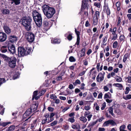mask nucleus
I'll list each match as a JSON object with an SVG mask.
<instances>
[{
	"label": "nucleus",
	"instance_id": "a19ab883",
	"mask_svg": "<svg viewBox=\"0 0 131 131\" xmlns=\"http://www.w3.org/2000/svg\"><path fill=\"white\" fill-rule=\"evenodd\" d=\"M69 60V61L71 62H74L76 60L74 58L73 56H70V57Z\"/></svg>",
	"mask_w": 131,
	"mask_h": 131
},
{
	"label": "nucleus",
	"instance_id": "ea45409f",
	"mask_svg": "<svg viewBox=\"0 0 131 131\" xmlns=\"http://www.w3.org/2000/svg\"><path fill=\"white\" fill-rule=\"evenodd\" d=\"M125 80L128 79L127 82L129 83H131V77L128 76V77L125 78Z\"/></svg>",
	"mask_w": 131,
	"mask_h": 131
},
{
	"label": "nucleus",
	"instance_id": "9b49d317",
	"mask_svg": "<svg viewBox=\"0 0 131 131\" xmlns=\"http://www.w3.org/2000/svg\"><path fill=\"white\" fill-rule=\"evenodd\" d=\"M7 35L6 33L0 32V41L3 42L5 41L7 38Z\"/></svg>",
	"mask_w": 131,
	"mask_h": 131
},
{
	"label": "nucleus",
	"instance_id": "f3484780",
	"mask_svg": "<svg viewBox=\"0 0 131 131\" xmlns=\"http://www.w3.org/2000/svg\"><path fill=\"white\" fill-rule=\"evenodd\" d=\"M89 5L88 3H82L81 10L82 11H83L85 9L88 10L89 8Z\"/></svg>",
	"mask_w": 131,
	"mask_h": 131
},
{
	"label": "nucleus",
	"instance_id": "8fccbe9b",
	"mask_svg": "<svg viewBox=\"0 0 131 131\" xmlns=\"http://www.w3.org/2000/svg\"><path fill=\"white\" fill-rule=\"evenodd\" d=\"M57 121H54L50 124V125L51 126H53L54 125L57 124Z\"/></svg>",
	"mask_w": 131,
	"mask_h": 131
},
{
	"label": "nucleus",
	"instance_id": "412c9836",
	"mask_svg": "<svg viewBox=\"0 0 131 131\" xmlns=\"http://www.w3.org/2000/svg\"><path fill=\"white\" fill-rule=\"evenodd\" d=\"M37 108V106L36 104H32L30 108L31 109V110L33 112L36 111Z\"/></svg>",
	"mask_w": 131,
	"mask_h": 131
},
{
	"label": "nucleus",
	"instance_id": "7ed1b4c3",
	"mask_svg": "<svg viewBox=\"0 0 131 131\" xmlns=\"http://www.w3.org/2000/svg\"><path fill=\"white\" fill-rule=\"evenodd\" d=\"M42 10L47 17L48 18H51L55 13V10L52 7H50L49 6L44 5L42 7Z\"/></svg>",
	"mask_w": 131,
	"mask_h": 131
},
{
	"label": "nucleus",
	"instance_id": "774afa93",
	"mask_svg": "<svg viewBox=\"0 0 131 131\" xmlns=\"http://www.w3.org/2000/svg\"><path fill=\"white\" fill-rule=\"evenodd\" d=\"M105 129L104 128L100 127L99 128V131H105Z\"/></svg>",
	"mask_w": 131,
	"mask_h": 131
},
{
	"label": "nucleus",
	"instance_id": "de8ad7c7",
	"mask_svg": "<svg viewBox=\"0 0 131 131\" xmlns=\"http://www.w3.org/2000/svg\"><path fill=\"white\" fill-rule=\"evenodd\" d=\"M19 76V75L18 74H15L13 76V79L14 80H15L18 78Z\"/></svg>",
	"mask_w": 131,
	"mask_h": 131
},
{
	"label": "nucleus",
	"instance_id": "6e6552de",
	"mask_svg": "<svg viewBox=\"0 0 131 131\" xmlns=\"http://www.w3.org/2000/svg\"><path fill=\"white\" fill-rule=\"evenodd\" d=\"M26 35L29 42L32 43L33 42L35 39V35L33 34L31 32H27Z\"/></svg>",
	"mask_w": 131,
	"mask_h": 131
},
{
	"label": "nucleus",
	"instance_id": "3c124183",
	"mask_svg": "<svg viewBox=\"0 0 131 131\" xmlns=\"http://www.w3.org/2000/svg\"><path fill=\"white\" fill-rule=\"evenodd\" d=\"M85 47L82 48L81 50V53L85 55Z\"/></svg>",
	"mask_w": 131,
	"mask_h": 131
},
{
	"label": "nucleus",
	"instance_id": "5701e85b",
	"mask_svg": "<svg viewBox=\"0 0 131 131\" xmlns=\"http://www.w3.org/2000/svg\"><path fill=\"white\" fill-rule=\"evenodd\" d=\"M15 128V127L14 126L12 125L8 127L6 130V131H11L14 130Z\"/></svg>",
	"mask_w": 131,
	"mask_h": 131
},
{
	"label": "nucleus",
	"instance_id": "4be33fe9",
	"mask_svg": "<svg viewBox=\"0 0 131 131\" xmlns=\"http://www.w3.org/2000/svg\"><path fill=\"white\" fill-rule=\"evenodd\" d=\"M98 18L93 17V23L94 26L97 25L98 22Z\"/></svg>",
	"mask_w": 131,
	"mask_h": 131
},
{
	"label": "nucleus",
	"instance_id": "4c0bfd02",
	"mask_svg": "<svg viewBox=\"0 0 131 131\" xmlns=\"http://www.w3.org/2000/svg\"><path fill=\"white\" fill-rule=\"evenodd\" d=\"M97 121H95V122H93L92 123H90L88 126V127H89L91 126H93L96 124L97 123Z\"/></svg>",
	"mask_w": 131,
	"mask_h": 131
},
{
	"label": "nucleus",
	"instance_id": "09e8293b",
	"mask_svg": "<svg viewBox=\"0 0 131 131\" xmlns=\"http://www.w3.org/2000/svg\"><path fill=\"white\" fill-rule=\"evenodd\" d=\"M43 25L44 27H46L48 26V23L47 21H43Z\"/></svg>",
	"mask_w": 131,
	"mask_h": 131
},
{
	"label": "nucleus",
	"instance_id": "f03ea898",
	"mask_svg": "<svg viewBox=\"0 0 131 131\" xmlns=\"http://www.w3.org/2000/svg\"><path fill=\"white\" fill-rule=\"evenodd\" d=\"M31 48L28 47H24L23 46L18 47L17 50L18 55L19 57H22L27 56L31 53Z\"/></svg>",
	"mask_w": 131,
	"mask_h": 131
},
{
	"label": "nucleus",
	"instance_id": "a211bd4d",
	"mask_svg": "<svg viewBox=\"0 0 131 131\" xmlns=\"http://www.w3.org/2000/svg\"><path fill=\"white\" fill-rule=\"evenodd\" d=\"M117 28L114 27L113 29V31L112 34L113 35V36L112 38V40H115L117 39V35L116 33Z\"/></svg>",
	"mask_w": 131,
	"mask_h": 131
},
{
	"label": "nucleus",
	"instance_id": "9d476101",
	"mask_svg": "<svg viewBox=\"0 0 131 131\" xmlns=\"http://www.w3.org/2000/svg\"><path fill=\"white\" fill-rule=\"evenodd\" d=\"M73 34L70 31H68L64 35V36L69 41H71L73 39Z\"/></svg>",
	"mask_w": 131,
	"mask_h": 131
},
{
	"label": "nucleus",
	"instance_id": "603ef678",
	"mask_svg": "<svg viewBox=\"0 0 131 131\" xmlns=\"http://www.w3.org/2000/svg\"><path fill=\"white\" fill-rule=\"evenodd\" d=\"M104 119V118L103 117H102L100 118H98L97 119L96 121H97V122L98 121H99V122H102L103 119Z\"/></svg>",
	"mask_w": 131,
	"mask_h": 131
},
{
	"label": "nucleus",
	"instance_id": "c9c22d12",
	"mask_svg": "<svg viewBox=\"0 0 131 131\" xmlns=\"http://www.w3.org/2000/svg\"><path fill=\"white\" fill-rule=\"evenodd\" d=\"M98 34H96V33L94 34L92 37V39L94 40L95 41L96 40L97 38V36H98Z\"/></svg>",
	"mask_w": 131,
	"mask_h": 131
},
{
	"label": "nucleus",
	"instance_id": "6e6d98bb",
	"mask_svg": "<svg viewBox=\"0 0 131 131\" xmlns=\"http://www.w3.org/2000/svg\"><path fill=\"white\" fill-rule=\"evenodd\" d=\"M48 109L50 112H53L54 110L53 108L51 107H49L48 108Z\"/></svg>",
	"mask_w": 131,
	"mask_h": 131
},
{
	"label": "nucleus",
	"instance_id": "1a4fd4ad",
	"mask_svg": "<svg viewBox=\"0 0 131 131\" xmlns=\"http://www.w3.org/2000/svg\"><path fill=\"white\" fill-rule=\"evenodd\" d=\"M110 124L112 126H114L116 125V123L113 120H109L105 122L103 124L104 126H107Z\"/></svg>",
	"mask_w": 131,
	"mask_h": 131
},
{
	"label": "nucleus",
	"instance_id": "49530a36",
	"mask_svg": "<svg viewBox=\"0 0 131 131\" xmlns=\"http://www.w3.org/2000/svg\"><path fill=\"white\" fill-rule=\"evenodd\" d=\"M50 97L51 99H52L54 101L55 100V99L57 98L56 96H54L53 94L50 95Z\"/></svg>",
	"mask_w": 131,
	"mask_h": 131
},
{
	"label": "nucleus",
	"instance_id": "5fc2aeb1",
	"mask_svg": "<svg viewBox=\"0 0 131 131\" xmlns=\"http://www.w3.org/2000/svg\"><path fill=\"white\" fill-rule=\"evenodd\" d=\"M47 118H45L42 120L41 122V124L42 125L44 124L47 121Z\"/></svg>",
	"mask_w": 131,
	"mask_h": 131
},
{
	"label": "nucleus",
	"instance_id": "423d86ee",
	"mask_svg": "<svg viewBox=\"0 0 131 131\" xmlns=\"http://www.w3.org/2000/svg\"><path fill=\"white\" fill-rule=\"evenodd\" d=\"M7 45V47H8V52H10V54H14L16 52V50L15 46L13 44H6Z\"/></svg>",
	"mask_w": 131,
	"mask_h": 131
},
{
	"label": "nucleus",
	"instance_id": "4468645a",
	"mask_svg": "<svg viewBox=\"0 0 131 131\" xmlns=\"http://www.w3.org/2000/svg\"><path fill=\"white\" fill-rule=\"evenodd\" d=\"M33 112L31 110V109L30 108L28 109L25 112V114L23 116V119H24L27 118V117L30 115L31 113Z\"/></svg>",
	"mask_w": 131,
	"mask_h": 131
},
{
	"label": "nucleus",
	"instance_id": "69168bd1",
	"mask_svg": "<svg viewBox=\"0 0 131 131\" xmlns=\"http://www.w3.org/2000/svg\"><path fill=\"white\" fill-rule=\"evenodd\" d=\"M64 129L65 130H67L69 128V126L67 125H66L63 126Z\"/></svg>",
	"mask_w": 131,
	"mask_h": 131
},
{
	"label": "nucleus",
	"instance_id": "052dcab7",
	"mask_svg": "<svg viewBox=\"0 0 131 131\" xmlns=\"http://www.w3.org/2000/svg\"><path fill=\"white\" fill-rule=\"evenodd\" d=\"M56 79L58 81H60L62 80V77L60 76L57 77Z\"/></svg>",
	"mask_w": 131,
	"mask_h": 131
},
{
	"label": "nucleus",
	"instance_id": "a878e982",
	"mask_svg": "<svg viewBox=\"0 0 131 131\" xmlns=\"http://www.w3.org/2000/svg\"><path fill=\"white\" fill-rule=\"evenodd\" d=\"M113 85L116 87L121 88V89H122V88L123 87V86L122 84L119 83H114L113 84Z\"/></svg>",
	"mask_w": 131,
	"mask_h": 131
},
{
	"label": "nucleus",
	"instance_id": "f257e3e1",
	"mask_svg": "<svg viewBox=\"0 0 131 131\" xmlns=\"http://www.w3.org/2000/svg\"><path fill=\"white\" fill-rule=\"evenodd\" d=\"M1 57L3 58L4 61L8 63V66L11 68H14L16 66L17 59L14 56L9 57L4 54H1Z\"/></svg>",
	"mask_w": 131,
	"mask_h": 131
},
{
	"label": "nucleus",
	"instance_id": "0eeeda50",
	"mask_svg": "<svg viewBox=\"0 0 131 131\" xmlns=\"http://www.w3.org/2000/svg\"><path fill=\"white\" fill-rule=\"evenodd\" d=\"M8 41L5 42L6 44H13L14 42L16 41L17 40V37L15 35H9L8 37Z\"/></svg>",
	"mask_w": 131,
	"mask_h": 131
},
{
	"label": "nucleus",
	"instance_id": "c03bdc74",
	"mask_svg": "<svg viewBox=\"0 0 131 131\" xmlns=\"http://www.w3.org/2000/svg\"><path fill=\"white\" fill-rule=\"evenodd\" d=\"M81 82L80 80L79 79H77L75 81L74 83H73L74 85H76L77 84H80Z\"/></svg>",
	"mask_w": 131,
	"mask_h": 131
},
{
	"label": "nucleus",
	"instance_id": "f8f14e48",
	"mask_svg": "<svg viewBox=\"0 0 131 131\" xmlns=\"http://www.w3.org/2000/svg\"><path fill=\"white\" fill-rule=\"evenodd\" d=\"M75 31L77 36V41L75 43V45H79L80 42V32L79 31H77L76 28H75Z\"/></svg>",
	"mask_w": 131,
	"mask_h": 131
},
{
	"label": "nucleus",
	"instance_id": "ddd939ff",
	"mask_svg": "<svg viewBox=\"0 0 131 131\" xmlns=\"http://www.w3.org/2000/svg\"><path fill=\"white\" fill-rule=\"evenodd\" d=\"M104 79V76L102 74V72L99 73L96 78L97 81L100 82L103 81Z\"/></svg>",
	"mask_w": 131,
	"mask_h": 131
},
{
	"label": "nucleus",
	"instance_id": "e2e57ef3",
	"mask_svg": "<svg viewBox=\"0 0 131 131\" xmlns=\"http://www.w3.org/2000/svg\"><path fill=\"white\" fill-rule=\"evenodd\" d=\"M76 93L80 92L81 91L78 88H76L75 89L74 91Z\"/></svg>",
	"mask_w": 131,
	"mask_h": 131
},
{
	"label": "nucleus",
	"instance_id": "b1692460",
	"mask_svg": "<svg viewBox=\"0 0 131 131\" xmlns=\"http://www.w3.org/2000/svg\"><path fill=\"white\" fill-rule=\"evenodd\" d=\"M125 37L124 36V34L123 35H120L119 37V39L120 40V42H124L125 41Z\"/></svg>",
	"mask_w": 131,
	"mask_h": 131
},
{
	"label": "nucleus",
	"instance_id": "2f4dec72",
	"mask_svg": "<svg viewBox=\"0 0 131 131\" xmlns=\"http://www.w3.org/2000/svg\"><path fill=\"white\" fill-rule=\"evenodd\" d=\"M68 121L69 122H70L72 123H73L75 121V119H74V117H72L69 118H68Z\"/></svg>",
	"mask_w": 131,
	"mask_h": 131
},
{
	"label": "nucleus",
	"instance_id": "6ab92c4d",
	"mask_svg": "<svg viewBox=\"0 0 131 131\" xmlns=\"http://www.w3.org/2000/svg\"><path fill=\"white\" fill-rule=\"evenodd\" d=\"M38 92L37 91H35L34 92L32 98V100H34V99L36 100H37L39 98V95L37 96L38 94Z\"/></svg>",
	"mask_w": 131,
	"mask_h": 131
},
{
	"label": "nucleus",
	"instance_id": "39448f33",
	"mask_svg": "<svg viewBox=\"0 0 131 131\" xmlns=\"http://www.w3.org/2000/svg\"><path fill=\"white\" fill-rule=\"evenodd\" d=\"M21 24L23 26L25 29L27 31L30 30L31 28V22L32 19L29 17H24L21 19Z\"/></svg>",
	"mask_w": 131,
	"mask_h": 131
},
{
	"label": "nucleus",
	"instance_id": "2eb2a0df",
	"mask_svg": "<svg viewBox=\"0 0 131 131\" xmlns=\"http://www.w3.org/2000/svg\"><path fill=\"white\" fill-rule=\"evenodd\" d=\"M3 28L5 32L8 35H9L11 32V29L7 25H4Z\"/></svg>",
	"mask_w": 131,
	"mask_h": 131
},
{
	"label": "nucleus",
	"instance_id": "c85d7f7f",
	"mask_svg": "<svg viewBox=\"0 0 131 131\" xmlns=\"http://www.w3.org/2000/svg\"><path fill=\"white\" fill-rule=\"evenodd\" d=\"M123 99L125 100H127L128 99H131V95H127L126 96V97L124 96H123Z\"/></svg>",
	"mask_w": 131,
	"mask_h": 131
},
{
	"label": "nucleus",
	"instance_id": "a18cd8bd",
	"mask_svg": "<svg viewBox=\"0 0 131 131\" xmlns=\"http://www.w3.org/2000/svg\"><path fill=\"white\" fill-rule=\"evenodd\" d=\"M11 123L10 122H3L2 126L5 127L7 125Z\"/></svg>",
	"mask_w": 131,
	"mask_h": 131
},
{
	"label": "nucleus",
	"instance_id": "f704fd0d",
	"mask_svg": "<svg viewBox=\"0 0 131 131\" xmlns=\"http://www.w3.org/2000/svg\"><path fill=\"white\" fill-rule=\"evenodd\" d=\"M80 121L83 122V123H85L87 121V119L85 116H81L80 118Z\"/></svg>",
	"mask_w": 131,
	"mask_h": 131
},
{
	"label": "nucleus",
	"instance_id": "864d4df0",
	"mask_svg": "<svg viewBox=\"0 0 131 131\" xmlns=\"http://www.w3.org/2000/svg\"><path fill=\"white\" fill-rule=\"evenodd\" d=\"M74 115L75 114L74 112L71 113L69 114L68 115L69 116L71 117H74Z\"/></svg>",
	"mask_w": 131,
	"mask_h": 131
},
{
	"label": "nucleus",
	"instance_id": "79ce46f5",
	"mask_svg": "<svg viewBox=\"0 0 131 131\" xmlns=\"http://www.w3.org/2000/svg\"><path fill=\"white\" fill-rule=\"evenodd\" d=\"M108 94H111L110 92H108L107 93H106L105 94L104 98V99H105L106 98H110V97L109 95Z\"/></svg>",
	"mask_w": 131,
	"mask_h": 131
},
{
	"label": "nucleus",
	"instance_id": "bf43d9fd",
	"mask_svg": "<svg viewBox=\"0 0 131 131\" xmlns=\"http://www.w3.org/2000/svg\"><path fill=\"white\" fill-rule=\"evenodd\" d=\"M90 24L89 23V22L88 20L86 21L85 26L86 27H89L90 26Z\"/></svg>",
	"mask_w": 131,
	"mask_h": 131
},
{
	"label": "nucleus",
	"instance_id": "7c9ffc66",
	"mask_svg": "<svg viewBox=\"0 0 131 131\" xmlns=\"http://www.w3.org/2000/svg\"><path fill=\"white\" fill-rule=\"evenodd\" d=\"M100 13L99 11H97L95 12V13L93 17L95 18H99L100 16Z\"/></svg>",
	"mask_w": 131,
	"mask_h": 131
},
{
	"label": "nucleus",
	"instance_id": "58836bf2",
	"mask_svg": "<svg viewBox=\"0 0 131 131\" xmlns=\"http://www.w3.org/2000/svg\"><path fill=\"white\" fill-rule=\"evenodd\" d=\"M94 5L98 8H100L101 7V4L99 3H94Z\"/></svg>",
	"mask_w": 131,
	"mask_h": 131
},
{
	"label": "nucleus",
	"instance_id": "4d7b16f0",
	"mask_svg": "<svg viewBox=\"0 0 131 131\" xmlns=\"http://www.w3.org/2000/svg\"><path fill=\"white\" fill-rule=\"evenodd\" d=\"M83 64L85 66L88 65V62L87 60L86 59L83 60Z\"/></svg>",
	"mask_w": 131,
	"mask_h": 131
},
{
	"label": "nucleus",
	"instance_id": "20e7f679",
	"mask_svg": "<svg viewBox=\"0 0 131 131\" xmlns=\"http://www.w3.org/2000/svg\"><path fill=\"white\" fill-rule=\"evenodd\" d=\"M32 17L37 26L40 27L42 24V19L41 14L36 10H34L32 12Z\"/></svg>",
	"mask_w": 131,
	"mask_h": 131
},
{
	"label": "nucleus",
	"instance_id": "393cba45",
	"mask_svg": "<svg viewBox=\"0 0 131 131\" xmlns=\"http://www.w3.org/2000/svg\"><path fill=\"white\" fill-rule=\"evenodd\" d=\"M106 13L107 15V16H110L111 14V11L109 8L108 5H106Z\"/></svg>",
	"mask_w": 131,
	"mask_h": 131
},
{
	"label": "nucleus",
	"instance_id": "338daca9",
	"mask_svg": "<svg viewBox=\"0 0 131 131\" xmlns=\"http://www.w3.org/2000/svg\"><path fill=\"white\" fill-rule=\"evenodd\" d=\"M127 17L129 20H130L131 19V14H127Z\"/></svg>",
	"mask_w": 131,
	"mask_h": 131
},
{
	"label": "nucleus",
	"instance_id": "dca6fc26",
	"mask_svg": "<svg viewBox=\"0 0 131 131\" xmlns=\"http://www.w3.org/2000/svg\"><path fill=\"white\" fill-rule=\"evenodd\" d=\"M61 40L60 38H54L51 40V42L53 44H58L60 43Z\"/></svg>",
	"mask_w": 131,
	"mask_h": 131
},
{
	"label": "nucleus",
	"instance_id": "aec40b11",
	"mask_svg": "<svg viewBox=\"0 0 131 131\" xmlns=\"http://www.w3.org/2000/svg\"><path fill=\"white\" fill-rule=\"evenodd\" d=\"M8 49V47L6 45V46H3L1 47L0 51L2 53H5L7 51Z\"/></svg>",
	"mask_w": 131,
	"mask_h": 131
},
{
	"label": "nucleus",
	"instance_id": "680f3d73",
	"mask_svg": "<svg viewBox=\"0 0 131 131\" xmlns=\"http://www.w3.org/2000/svg\"><path fill=\"white\" fill-rule=\"evenodd\" d=\"M113 108L112 107H110L108 108L109 112L110 114L112 113L113 112Z\"/></svg>",
	"mask_w": 131,
	"mask_h": 131
},
{
	"label": "nucleus",
	"instance_id": "13d9d810",
	"mask_svg": "<svg viewBox=\"0 0 131 131\" xmlns=\"http://www.w3.org/2000/svg\"><path fill=\"white\" fill-rule=\"evenodd\" d=\"M50 115L49 113H46L44 115V116L46 118H47L48 117L49 118Z\"/></svg>",
	"mask_w": 131,
	"mask_h": 131
},
{
	"label": "nucleus",
	"instance_id": "473e14b6",
	"mask_svg": "<svg viewBox=\"0 0 131 131\" xmlns=\"http://www.w3.org/2000/svg\"><path fill=\"white\" fill-rule=\"evenodd\" d=\"M115 79L116 80V81L117 82H120L122 81V78L120 77L117 75L116 76V78H115Z\"/></svg>",
	"mask_w": 131,
	"mask_h": 131
},
{
	"label": "nucleus",
	"instance_id": "e433bc0d",
	"mask_svg": "<svg viewBox=\"0 0 131 131\" xmlns=\"http://www.w3.org/2000/svg\"><path fill=\"white\" fill-rule=\"evenodd\" d=\"M46 90H43L41 91L38 94H39V98L41 96L43 95L46 92Z\"/></svg>",
	"mask_w": 131,
	"mask_h": 131
},
{
	"label": "nucleus",
	"instance_id": "37998d69",
	"mask_svg": "<svg viewBox=\"0 0 131 131\" xmlns=\"http://www.w3.org/2000/svg\"><path fill=\"white\" fill-rule=\"evenodd\" d=\"M118 45V42L115 41L114 42L113 44V48H116Z\"/></svg>",
	"mask_w": 131,
	"mask_h": 131
},
{
	"label": "nucleus",
	"instance_id": "0e129e2a",
	"mask_svg": "<svg viewBox=\"0 0 131 131\" xmlns=\"http://www.w3.org/2000/svg\"><path fill=\"white\" fill-rule=\"evenodd\" d=\"M121 22V18L120 17H119L118 18V21L117 22V25L118 26Z\"/></svg>",
	"mask_w": 131,
	"mask_h": 131
},
{
	"label": "nucleus",
	"instance_id": "cd10ccee",
	"mask_svg": "<svg viewBox=\"0 0 131 131\" xmlns=\"http://www.w3.org/2000/svg\"><path fill=\"white\" fill-rule=\"evenodd\" d=\"M20 0H14L11 2V4H12L14 2L16 5H18L20 4Z\"/></svg>",
	"mask_w": 131,
	"mask_h": 131
},
{
	"label": "nucleus",
	"instance_id": "72a5a7b5",
	"mask_svg": "<svg viewBox=\"0 0 131 131\" xmlns=\"http://www.w3.org/2000/svg\"><path fill=\"white\" fill-rule=\"evenodd\" d=\"M130 86L129 87H126V91H125L124 93L125 94H128L129 92V91L131 90H130V86L129 84L128 85V86Z\"/></svg>",
	"mask_w": 131,
	"mask_h": 131
},
{
	"label": "nucleus",
	"instance_id": "bb28decb",
	"mask_svg": "<svg viewBox=\"0 0 131 131\" xmlns=\"http://www.w3.org/2000/svg\"><path fill=\"white\" fill-rule=\"evenodd\" d=\"M2 13L4 14H8L9 13V11L8 9H4L2 10Z\"/></svg>",
	"mask_w": 131,
	"mask_h": 131
},
{
	"label": "nucleus",
	"instance_id": "c756f323",
	"mask_svg": "<svg viewBox=\"0 0 131 131\" xmlns=\"http://www.w3.org/2000/svg\"><path fill=\"white\" fill-rule=\"evenodd\" d=\"M129 56V54L128 53H126L124 56L123 61L125 62Z\"/></svg>",
	"mask_w": 131,
	"mask_h": 131
}]
</instances>
